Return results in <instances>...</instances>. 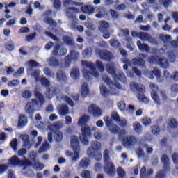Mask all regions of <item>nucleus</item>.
Returning <instances> with one entry per match:
<instances>
[{"label": "nucleus", "mask_w": 178, "mask_h": 178, "mask_svg": "<svg viewBox=\"0 0 178 178\" xmlns=\"http://www.w3.org/2000/svg\"><path fill=\"white\" fill-rule=\"evenodd\" d=\"M34 96L36 99H32L31 102H27L25 107V111L31 118H33V114L35 112L34 106H38L39 104L40 106H42L46 102L44 95L41 94L38 90H34Z\"/></svg>", "instance_id": "f257e3e1"}, {"label": "nucleus", "mask_w": 178, "mask_h": 178, "mask_svg": "<svg viewBox=\"0 0 178 178\" xmlns=\"http://www.w3.org/2000/svg\"><path fill=\"white\" fill-rule=\"evenodd\" d=\"M129 87H131L132 91L136 90V92H138V94L136 95V97H138L139 101L145 103V104H148L149 103V99L144 94L145 92V87L143 84L133 82L129 84Z\"/></svg>", "instance_id": "f03ea898"}, {"label": "nucleus", "mask_w": 178, "mask_h": 178, "mask_svg": "<svg viewBox=\"0 0 178 178\" xmlns=\"http://www.w3.org/2000/svg\"><path fill=\"white\" fill-rule=\"evenodd\" d=\"M111 118H112L109 116H105L103 120H104L106 126L108 129L109 131L113 134H116L118 133L119 127L118 125L113 123V120L117 122L120 120V118L118 113H113Z\"/></svg>", "instance_id": "7ed1b4c3"}, {"label": "nucleus", "mask_w": 178, "mask_h": 178, "mask_svg": "<svg viewBox=\"0 0 178 178\" xmlns=\"http://www.w3.org/2000/svg\"><path fill=\"white\" fill-rule=\"evenodd\" d=\"M100 145L97 143L92 144V146L89 147L87 154L90 158H95L96 161H100L102 159V154L100 152Z\"/></svg>", "instance_id": "20e7f679"}, {"label": "nucleus", "mask_w": 178, "mask_h": 178, "mask_svg": "<svg viewBox=\"0 0 178 178\" xmlns=\"http://www.w3.org/2000/svg\"><path fill=\"white\" fill-rule=\"evenodd\" d=\"M71 147L74 151L75 155H74L72 158V161H76L79 158V152H80V145L79 140L77 136H72L71 137Z\"/></svg>", "instance_id": "39448f33"}, {"label": "nucleus", "mask_w": 178, "mask_h": 178, "mask_svg": "<svg viewBox=\"0 0 178 178\" xmlns=\"http://www.w3.org/2000/svg\"><path fill=\"white\" fill-rule=\"evenodd\" d=\"M81 136H80V140L83 145H89V138L91 137V129L89 125L83 127L81 129Z\"/></svg>", "instance_id": "423d86ee"}, {"label": "nucleus", "mask_w": 178, "mask_h": 178, "mask_svg": "<svg viewBox=\"0 0 178 178\" xmlns=\"http://www.w3.org/2000/svg\"><path fill=\"white\" fill-rule=\"evenodd\" d=\"M148 61L150 63H158L163 69L169 67L168 60L165 58H159L158 56H151L150 58H148Z\"/></svg>", "instance_id": "0eeeda50"}, {"label": "nucleus", "mask_w": 178, "mask_h": 178, "mask_svg": "<svg viewBox=\"0 0 178 178\" xmlns=\"http://www.w3.org/2000/svg\"><path fill=\"white\" fill-rule=\"evenodd\" d=\"M88 113L95 118H99L103 115V110L97 106L96 104H90L89 105Z\"/></svg>", "instance_id": "6e6552de"}, {"label": "nucleus", "mask_w": 178, "mask_h": 178, "mask_svg": "<svg viewBox=\"0 0 178 178\" xmlns=\"http://www.w3.org/2000/svg\"><path fill=\"white\" fill-rule=\"evenodd\" d=\"M104 163V165H103V170H104L107 175L111 177L115 176L116 173L115 165L111 161L106 162Z\"/></svg>", "instance_id": "1a4fd4ad"}, {"label": "nucleus", "mask_w": 178, "mask_h": 178, "mask_svg": "<svg viewBox=\"0 0 178 178\" xmlns=\"http://www.w3.org/2000/svg\"><path fill=\"white\" fill-rule=\"evenodd\" d=\"M45 18L43 19V22H44L49 26H57L56 21L54 20V19L51 17L52 15V11L51 10H47L44 14Z\"/></svg>", "instance_id": "9d476101"}, {"label": "nucleus", "mask_w": 178, "mask_h": 178, "mask_svg": "<svg viewBox=\"0 0 178 178\" xmlns=\"http://www.w3.org/2000/svg\"><path fill=\"white\" fill-rule=\"evenodd\" d=\"M41 83V85L44 87H46V97L48 99H51L52 98V95H51V88L50 85L51 83L49 80H48L46 77H42L40 79V81Z\"/></svg>", "instance_id": "9b49d317"}, {"label": "nucleus", "mask_w": 178, "mask_h": 178, "mask_svg": "<svg viewBox=\"0 0 178 178\" xmlns=\"http://www.w3.org/2000/svg\"><path fill=\"white\" fill-rule=\"evenodd\" d=\"M150 88L152 89L151 96L152 99L154 101L156 104L161 105L159 96L158 95V93H157L159 91L158 86L156 84L152 83L150 84Z\"/></svg>", "instance_id": "f8f14e48"}, {"label": "nucleus", "mask_w": 178, "mask_h": 178, "mask_svg": "<svg viewBox=\"0 0 178 178\" xmlns=\"http://www.w3.org/2000/svg\"><path fill=\"white\" fill-rule=\"evenodd\" d=\"M102 80L104 81L108 86H115V88L118 89H122V86L120 83L118 82H115V83H113L112 80L111 78L106 74H102Z\"/></svg>", "instance_id": "ddd939ff"}, {"label": "nucleus", "mask_w": 178, "mask_h": 178, "mask_svg": "<svg viewBox=\"0 0 178 178\" xmlns=\"http://www.w3.org/2000/svg\"><path fill=\"white\" fill-rule=\"evenodd\" d=\"M136 142V137L133 136H128L122 140V144L126 147H132V145Z\"/></svg>", "instance_id": "4468645a"}, {"label": "nucleus", "mask_w": 178, "mask_h": 178, "mask_svg": "<svg viewBox=\"0 0 178 178\" xmlns=\"http://www.w3.org/2000/svg\"><path fill=\"white\" fill-rule=\"evenodd\" d=\"M20 163L21 160L19 159V158H18L17 155H14L11 156L10 159H8L7 165H8V167L20 166Z\"/></svg>", "instance_id": "2eb2a0df"}, {"label": "nucleus", "mask_w": 178, "mask_h": 178, "mask_svg": "<svg viewBox=\"0 0 178 178\" xmlns=\"http://www.w3.org/2000/svg\"><path fill=\"white\" fill-rule=\"evenodd\" d=\"M153 175L152 168H149L146 172V167L143 166L140 169V178H149Z\"/></svg>", "instance_id": "dca6fc26"}, {"label": "nucleus", "mask_w": 178, "mask_h": 178, "mask_svg": "<svg viewBox=\"0 0 178 178\" xmlns=\"http://www.w3.org/2000/svg\"><path fill=\"white\" fill-rule=\"evenodd\" d=\"M99 54L100 56L101 59L110 61L112 60L111 53L108 51L107 50H99Z\"/></svg>", "instance_id": "f3484780"}, {"label": "nucleus", "mask_w": 178, "mask_h": 178, "mask_svg": "<svg viewBox=\"0 0 178 178\" xmlns=\"http://www.w3.org/2000/svg\"><path fill=\"white\" fill-rule=\"evenodd\" d=\"M161 163L164 164L163 169L165 170H170L169 157L167 154H163L161 156Z\"/></svg>", "instance_id": "a211bd4d"}, {"label": "nucleus", "mask_w": 178, "mask_h": 178, "mask_svg": "<svg viewBox=\"0 0 178 178\" xmlns=\"http://www.w3.org/2000/svg\"><path fill=\"white\" fill-rule=\"evenodd\" d=\"M81 10L83 14L90 15L94 13V11L95 10V8H94L90 5H86L81 8Z\"/></svg>", "instance_id": "6ab92c4d"}, {"label": "nucleus", "mask_w": 178, "mask_h": 178, "mask_svg": "<svg viewBox=\"0 0 178 178\" xmlns=\"http://www.w3.org/2000/svg\"><path fill=\"white\" fill-rule=\"evenodd\" d=\"M57 81L60 82H66L67 81V76L64 71L59 70L56 72V74Z\"/></svg>", "instance_id": "aec40b11"}, {"label": "nucleus", "mask_w": 178, "mask_h": 178, "mask_svg": "<svg viewBox=\"0 0 178 178\" xmlns=\"http://www.w3.org/2000/svg\"><path fill=\"white\" fill-rule=\"evenodd\" d=\"M81 94L83 98L86 97L90 94L88 83H82Z\"/></svg>", "instance_id": "412c9836"}, {"label": "nucleus", "mask_w": 178, "mask_h": 178, "mask_svg": "<svg viewBox=\"0 0 178 178\" xmlns=\"http://www.w3.org/2000/svg\"><path fill=\"white\" fill-rule=\"evenodd\" d=\"M136 45H138V49L141 52H149L150 47L148 44L142 43L141 41H138L136 42Z\"/></svg>", "instance_id": "4be33fe9"}, {"label": "nucleus", "mask_w": 178, "mask_h": 178, "mask_svg": "<svg viewBox=\"0 0 178 178\" xmlns=\"http://www.w3.org/2000/svg\"><path fill=\"white\" fill-rule=\"evenodd\" d=\"M106 70L110 75H111L112 76H115L117 70L115 65L111 63H108L106 65Z\"/></svg>", "instance_id": "5701e85b"}, {"label": "nucleus", "mask_w": 178, "mask_h": 178, "mask_svg": "<svg viewBox=\"0 0 178 178\" xmlns=\"http://www.w3.org/2000/svg\"><path fill=\"white\" fill-rule=\"evenodd\" d=\"M90 165V160L88 158H83L79 163V165L83 169H87Z\"/></svg>", "instance_id": "b1692460"}, {"label": "nucleus", "mask_w": 178, "mask_h": 178, "mask_svg": "<svg viewBox=\"0 0 178 178\" xmlns=\"http://www.w3.org/2000/svg\"><path fill=\"white\" fill-rule=\"evenodd\" d=\"M27 124V118L24 115H20L18 120V127L24 128Z\"/></svg>", "instance_id": "393cba45"}, {"label": "nucleus", "mask_w": 178, "mask_h": 178, "mask_svg": "<svg viewBox=\"0 0 178 178\" xmlns=\"http://www.w3.org/2000/svg\"><path fill=\"white\" fill-rule=\"evenodd\" d=\"M89 120H90V116L89 115H83L81 116V118H79V120L78 122V124L79 126H81L82 127H83L84 126H86V124L87 123H88Z\"/></svg>", "instance_id": "a878e982"}, {"label": "nucleus", "mask_w": 178, "mask_h": 178, "mask_svg": "<svg viewBox=\"0 0 178 178\" xmlns=\"http://www.w3.org/2000/svg\"><path fill=\"white\" fill-rule=\"evenodd\" d=\"M133 129L136 134H141L143 131V125L138 122H134Z\"/></svg>", "instance_id": "bb28decb"}, {"label": "nucleus", "mask_w": 178, "mask_h": 178, "mask_svg": "<svg viewBox=\"0 0 178 178\" xmlns=\"http://www.w3.org/2000/svg\"><path fill=\"white\" fill-rule=\"evenodd\" d=\"M132 63L134 65L140 66V67H144L145 65V60L142 58H134L132 60Z\"/></svg>", "instance_id": "cd10ccee"}, {"label": "nucleus", "mask_w": 178, "mask_h": 178, "mask_svg": "<svg viewBox=\"0 0 178 178\" xmlns=\"http://www.w3.org/2000/svg\"><path fill=\"white\" fill-rule=\"evenodd\" d=\"M82 65L86 66L87 68L91 70L92 72H94L97 70L95 64L92 62H88L86 60L82 61Z\"/></svg>", "instance_id": "c85d7f7f"}, {"label": "nucleus", "mask_w": 178, "mask_h": 178, "mask_svg": "<svg viewBox=\"0 0 178 178\" xmlns=\"http://www.w3.org/2000/svg\"><path fill=\"white\" fill-rule=\"evenodd\" d=\"M109 27H110L109 24H108L106 21H102L99 29L102 33H105L106 31H108Z\"/></svg>", "instance_id": "c756f323"}, {"label": "nucleus", "mask_w": 178, "mask_h": 178, "mask_svg": "<svg viewBox=\"0 0 178 178\" xmlns=\"http://www.w3.org/2000/svg\"><path fill=\"white\" fill-rule=\"evenodd\" d=\"M70 56H71L72 60L74 62H76L79 60V58L80 56L79 52L76 51V50L73 49L70 52Z\"/></svg>", "instance_id": "7c9ffc66"}, {"label": "nucleus", "mask_w": 178, "mask_h": 178, "mask_svg": "<svg viewBox=\"0 0 178 178\" xmlns=\"http://www.w3.org/2000/svg\"><path fill=\"white\" fill-rule=\"evenodd\" d=\"M54 138L56 142H60L63 139V134L62 131H56L54 134Z\"/></svg>", "instance_id": "2f4dec72"}, {"label": "nucleus", "mask_w": 178, "mask_h": 178, "mask_svg": "<svg viewBox=\"0 0 178 178\" xmlns=\"http://www.w3.org/2000/svg\"><path fill=\"white\" fill-rule=\"evenodd\" d=\"M170 170H159L157 173H156L154 178H165L166 177V172L170 171Z\"/></svg>", "instance_id": "473e14b6"}, {"label": "nucleus", "mask_w": 178, "mask_h": 178, "mask_svg": "<svg viewBox=\"0 0 178 178\" xmlns=\"http://www.w3.org/2000/svg\"><path fill=\"white\" fill-rule=\"evenodd\" d=\"M110 161H111L110 150L106 149L103 152V161H104V163H107V162H110Z\"/></svg>", "instance_id": "72a5a7b5"}, {"label": "nucleus", "mask_w": 178, "mask_h": 178, "mask_svg": "<svg viewBox=\"0 0 178 178\" xmlns=\"http://www.w3.org/2000/svg\"><path fill=\"white\" fill-rule=\"evenodd\" d=\"M168 127L170 129H177L178 123L176 118H171L169 120Z\"/></svg>", "instance_id": "f704fd0d"}, {"label": "nucleus", "mask_w": 178, "mask_h": 178, "mask_svg": "<svg viewBox=\"0 0 178 178\" xmlns=\"http://www.w3.org/2000/svg\"><path fill=\"white\" fill-rule=\"evenodd\" d=\"M99 88H100L101 95L103 97H107V95H109L110 90L106 88L105 85H102Z\"/></svg>", "instance_id": "c9c22d12"}, {"label": "nucleus", "mask_w": 178, "mask_h": 178, "mask_svg": "<svg viewBox=\"0 0 178 178\" xmlns=\"http://www.w3.org/2000/svg\"><path fill=\"white\" fill-rule=\"evenodd\" d=\"M60 114L63 116H65L69 113V106L67 105L62 106L59 109Z\"/></svg>", "instance_id": "e433bc0d"}, {"label": "nucleus", "mask_w": 178, "mask_h": 178, "mask_svg": "<svg viewBox=\"0 0 178 178\" xmlns=\"http://www.w3.org/2000/svg\"><path fill=\"white\" fill-rule=\"evenodd\" d=\"M151 35L146 32H139V38L143 41L148 40Z\"/></svg>", "instance_id": "4c0bfd02"}, {"label": "nucleus", "mask_w": 178, "mask_h": 178, "mask_svg": "<svg viewBox=\"0 0 178 178\" xmlns=\"http://www.w3.org/2000/svg\"><path fill=\"white\" fill-rule=\"evenodd\" d=\"M83 78H85L86 81H90L91 80L90 77L92 76V72L86 69L83 70Z\"/></svg>", "instance_id": "58836bf2"}, {"label": "nucleus", "mask_w": 178, "mask_h": 178, "mask_svg": "<svg viewBox=\"0 0 178 178\" xmlns=\"http://www.w3.org/2000/svg\"><path fill=\"white\" fill-rule=\"evenodd\" d=\"M10 146L13 148L14 152L17 151V146H18V140L17 138H13L11 142H10Z\"/></svg>", "instance_id": "ea45409f"}, {"label": "nucleus", "mask_w": 178, "mask_h": 178, "mask_svg": "<svg viewBox=\"0 0 178 178\" xmlns=\"http://www.w3.org/2000/svg\"><path fill=\"white\" fill-rule=\"evenodd\" d=\"M79 76H80V72L79 69L77 68L73 69L72 71L71 72L72 78H73L75 80H77L79 79Z\"/></svg>", "instance_id": "a19ab883"}, {"label": "nucleus", "mask_w": 178, "mask_h": 178, "mask_svg": "<svg viewBox=\"0 0 178 178\" xmlns=\"http://www.w3.org/2000/svg\"><path fill=\"white\" fill-rule=\"evenodd\" d=\"M92 54V50L89 48L86 49L82 52V55L83 58H90Z\"/></svg>", "instance_id": "79ce46f5"}, {"label": "nucleus", "mask_w": 178, "mask_h": 178, "mask_svg": "<svg viewBox=\"0 0 178 178\" xmlns=\"http://www.w3.org/2000/svg\"><path fill=\"white\" fill-rule=\"evenodd\" d=\"M161 133V129L159 125L152 126V134L155 136H158Z\"/></svg>", "instance_id": "37998d69"}, {"label": "nucleus", "mask_w": 178, "mask_h": 178, "mask_svg": "<svg viewBox=\"0 0 178 178\" xmlns=\"http://www.w3.org/2000/svg\"><path fill=\"white\" fill-rule=\"evenodd\" d=\"M141 123L143 126L147 127L149 126L152 123V120L149 117H145L141 119Z\"/></svg>", "instance_id": "c03bdc74"}, {"label": "nucleus", "mask_w": 178, "mask_h": 178, "mask_svg": "<svg viewBox=\"0 0 178 178\" xmlns=\"http://www.w3.org/2000/svg\"><path fill=\"white\" fill-rule=\"evenodd\" d=\"M154 76H155V77H156V79H157V80H160L161 72L158 69H155L154 71H152V73L150 75V78L152 79H154Z\"/></svg>", "instance_id": "a18cd8bd"}, {"label": "nucleus", "mask_w": 178, "mask_h": 178, "mask_svg": "<svg viewBox=\"0 0 178 178\" xmlns=\"http://www.w3.org/2000/svg\"><path fill=\"white\" fill-rule=\"evenodd\" d=\"M72 57L70 55L66 56L65 59L64 60V63L63 66L64 67H68L72 63Z\"/></svg>", "instance_id": "49530a36"}, {"label": "nucleus", "mask_w": 178, "mask_h": 178, "mask_svg": "<svg viewBox=\"0 0 178 178\" xmlns=\"http://www.w3.org/2000/svg\"><path fill=\"white\" fill-rule=\"evenodd\" d=\"M49 65L53 67H58L60 65L59 60H57L56 58H50L49 59Z\"/></svg>", "instance_id": "de8ad7c7"}, {"label": "nucleus", "mask_w": 178, "mask_h": 178, "mask_svg": "<svg viewBox=\"0 0 178 178\" xmlns=\"http://www.w3.org/2000/svg\"><path fill=\"white\" fill-rule=\"evenodd\" d=\"M117 175H118L120 178L126 177V172L122 167H119L118 169H117Z\"/></svg>", "instance_id": "09e8293b"}, {"label": "nucleus", "mask_w": 178, "mask_h": 178, "mask_svg": "<svg viewBox=\"0 0 178 178\" xmlns=\"http://www.w3.org/2000/svg\"><path fill=\"white\" fill-rule=\"evenodd\" d=\"M50 95L54 96V95H57L59 92H60V89L56 87V86H51V88H50Z\"/></svg>", "instance_id": "8fccbe9b"}, {"label": "nucleus", "mask_w": 178, "mask_h": 178, "mask_svg": "<svg viewBox=\"0 0 178 178\" xmlns=\"http://www.w3.org/2000/svg\"><path fill=\"white\" fill-rule=\"evenodd\" d=\"M39 65V63L35 60H29L28 62V66L30 67V69L38 67Z\"/></svg>", "instance_id": "3c124183"}, {"label": "nucleus", "mask_w": 178, "mask_h": 178, "mask_svg": "<svg viewBox=\"0 0 178 178\" xmlns=\"http://www.w3.org/2000/svg\"><path fill=\"white\" fill-rule=\"evenodd\" d=\"M22 97L24 99H30L33 95L32 92L29 90H25L22 94Z\"/></svg>", "instance_id": "603ef678"}, {"label": "nucleus", "mask_w": 178, "mask_h": 178, "mask_svg": "<svg viewBox=\"0 0 178 178\" xmlns=\"http://www.w3.org/2000/svg\"><path fill=\"white\" fill-rule=\"evenodd\" d=\"M63 42L65 43L67 45L72 46L73 45V41L70 36H63Z\"/></svg>", "instance_id": "864d4df0"}, {"label": "nucleus", "mask_w": 178, "mask_h": 178, "mask_svg": "<svg viewBox=\"0 0 178 178\" xmlns=\"http://www.w3.org/2000/svg\"><path fill=\"white\" fill-rule=\"evenodd\" d=\"M33 163L29 160L26 159V160H20L19 166H32Z\"/></svg>", "instance_id": "5fc2aeb1"}, {"label": "nucleus", "mask_w": 178, "mask_h": 178, "mask_svg": "<svg viewBox=\"0 0 178 178\" xmlns=\"http://www.w3.org/2000/svg\"><path fill=\"white\" fill-rule=\"evenodd\" d=\"M112 77L115 81L118 80L120 81H124V79L126 78L125 75L123 73H119L118 74L115 73V76H112Z\"/></svg>", "instance_id": "6e6d98bb"}, {"label": "nucleus", "mask_w": 178, "mask_h": 178, "mask_svg": "<svg viewBox=\"0 0 178 178\" xmlns=\"http://www.w3.org/2000/svg\"><path fill=\"white\" fill-rule=\"evenodd\" d=\"M53 6L56 10H58L62 8V1L60 0H54Z\"/></svg>", "instance_id": "4d7b16f0"}, {"label": "nucleus", "mask_w": 178, "mask_h": 178, "mask_svg": "<svg viewBox=\"0 0 178 178\" xmlns=\"http://www.w3.org/2000/svg\"><path fill=\"white\" fill-rule=\"evenodd\" d=\"M171 93L174 97L178 95V84H172L171 87Z\"/></svg>", "instance_id": "13d9d810"}, {"label": "nucleus", "mask_w": 178, "mask_h": 178, "mask_svg": "<svg viewBox=\"0 0 178 178\" xmlns=\"http://www.w3.org/2000/svg\"><path fill=\"white\" fill-rule=\"evenodd\" d=\"M117 106L120 111H124L126 109V103L124 101L118 102L117 103Z\"/></svg>", "instance_id": "bf43d9fd"}, {"label": "nucleus", "mask_w": 178, "mask_h": 178, "mask_svg": "<svg viewBox=\"0 0 178 178\" xmlns=\"http://www.w3.org/2000/svg\"><path fill=\"white\" fill-rule=\"evenodd\" d=\"M24 67H20L19 69L18 70H17L14 74L13 76L14 77H19V76H21L22 74H24Z\"/></svg>", "instance_id": "052dcab7"}, {"label": "nucleus", "mask_w": 178, "mask_h": 178, "mask_svg": "<svg viewBox=\"0 0 178 178\" xmlns=\"http://www.w3.org/2000/svg\"><path fill=\"white\" fill-rule=\"evenodd\" d=\"M96 67H97L98 70L101 72H103L104 71V66L99 60H97L95 62Z\"/></svg>", "instance_id": "680f3d73"}, {"label": "nucleus", "mask_w": 178, "mask_h": 178, "mask_svg": "<svg viewBox=\"0 0 178 178\" xmlns=\"http://www.w3.org/2000/svg\"><path fill=\"white\" fill-rule=\"evenodd\" d=\"M109 44L114 48H118L120 45V42H118V40H116L115 39H112V40H109Z\"/></svg>", "instance_id": "e2e57ef3"}, {"label": "nucleus", "mask_w": 178, "mask_h": 178, "mask_svg": "<svg viewBox=\"0 0 178 178\" xmlns=\"http://www.w3.org/2000/svg\"><path fill=\"white\" fill-rule=\"evenodd\" d=\"M38 154L37 152L32 151L29 153V158L31 161L33 162H35L37 161Z\"/></svg>", "instance_id": "0e129e2a"}, {"label": "nucleus", "mask_w": 178, "mask_h": 178, "mask_svg": "<svg viewBox=\"0 0 178 178\" xmlns=\"http://www.w3.org/2000/svg\"><path fill=\"white\" fill-rule=\"evenodd\" d=\"M63 99H64V101H65V102L68 105L71 106L72 107H73L74 106V102L69 96H67V95L64 96Z\"/></svg>", "instance_id": "69168bd1"}, {"label": "nucleus", "mask_w": 178, "mask_h": 178, "mask_svg": "<svg viewBox=\"0 0 178 178\" xmlns=\"http://www.w3.org/2000/svg\"><path fill=\"white\" fill-rule=\"evenodd\" d=\"M159 39L161 40H162L163 42H168L169 40L171 39V36L169 35H163V34H161L159 35Z\"/></svg>", "instance_id": "338daca9"}, {"label": "nucleus", "mask_w": 178, "mask_h": 178, "mask_svg": "<svg viewBox=\"0 0 178 178\" xmlns=\"http://www.w3.org/2000/svg\"><path fill=\"white\" fill-rule=\"evenodd\" d=\"M43 72H44L45 75L48 77H51L53 75V72L49 67H45L43 70Z\"/></svg>", "instance_id": "774afa93"}]
</instances>
